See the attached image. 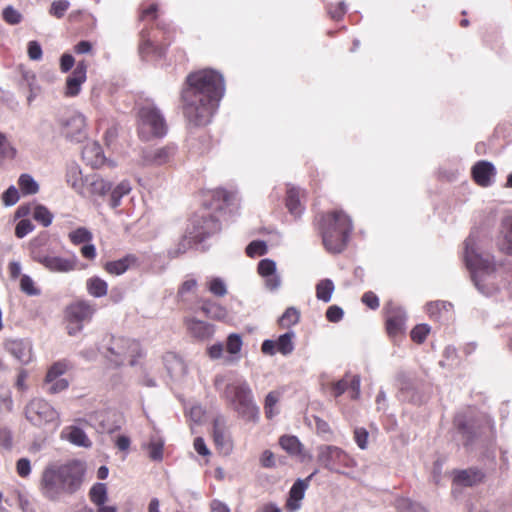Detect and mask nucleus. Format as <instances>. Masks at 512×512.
I'll return each mask as SVG.
<instances>
[{"mask_svg": "<svg viewBox=\"0 0 512 512\" xmlns=\"http://www.w3.org/2000/svg\"><path fill=\"white\" fill-rule=\"evenodd\" d=\"M66 182L78 194H80L81 196H86V178H83L82 171L77 164H71L67 167Z\"/></svg>", "mask_w": 512, "mask_h": 512, "instance_id": "bb28decb", "label": "nucleus"}, {"mask_svg": "<svg viewBox=\"0 0 512 512\" xmlns=\"http://www.w3.org/2000/svg\"><path fill=\"white\" fill-rule=\"evenodd\" d=\"M242 344V338L239 334L232 333L227 337L226 351L232 356L231 361L239 359L237 355L241 351Z\"/></svg>", "mask_w": 512, "mask_h": 512, "instance_id": "79ce46f5", "label": "nucleus"}, {"mask_svg": "<svg viewBox=\"0 0 512 512\" xmlns=\"http://www.w3.org/2000/svg\"><path fill=\"white\" fill-rule=\"evenodd\" d=\"M69 239L73 244L79 245L91 241L92 234L88 229L80 227L69 233Z\"/></svg>", "mask_w": 512, "mask_h": 512, "instance_id": "603ef678", "label": "nucleus"}, {"mask_svg": "<svg viewBox=\"0 0 512 512\" xmlns=\"http://www.w3.org/2000/svg\"><path fill=\"white\" fill-rule=\"evenodd\" d=\"M18 185L24 195L36 194L39 190L38 183L29 174H22L18 179Z\"/></svg>", "mask_w": 512, "mask_h": 512, "instance_id": "37998d69", "label": "nucleus"}, {"mask_svg": "<svg viewBox=\"0 0 512 512\" xmlns=\"http://www.w3.org/2000/svg\"><path fill=\"white\" fill-rule=\"evenodd\" d=\"M95 306L89 301H77L71 304L66 311L68 319V334L76 335L83 328V323L90 321L95 313Z\"/></svg>", "mask_w": 512, "mask_h": 512, "instance_id": "f8f14e48", "label": "nucleus"}, {"mask_svg": "<svg viewBox=\"0 0 512 512\" xmlns=\"http://www.w3.org/2000/svg\"><path fill=\"white\" fill-rule=\"evenodd\" d=\"M295 333L293 331L286 332L278 337L276 340L277 352L286 356L293 352Z\"/></svg>", "mask_w": 512, "mask_h": 512, "instance_id": "4c0bfd02", "label": "nucleus"}, {"mask_svg": "<svg viewBox=\"0 0 512 512\" xmlns=\"http://www.w3.org/2000/svg\"><path fill=\"white\" fill-rule=\"evenodd\" d=\"M62 436L74 445L90 447L91 441L86 433L77 426H69L62 431Z\"/></svg>", "mask_w": 512, "mask_h": 512, "instance_id": "7c9ffc66", "label": "nucleus"}, {"mask_svg": "<svg viewBox=\"0 0 512 512\" xmlns=\"http://www.w3.org/2000/svg\"><path fill=\"white\" fill-rule=\"evenodd\" d=\"M368 436L369 434L364 428H356L354 430V439L360 449L364 450L367 448Z\"/></svg>", "mask_w": 512, "mask_h": 512, "instance_id": "774afa93", "label": "nucleus"}, {"mask_svg": "<svg viewBox=\"0 0 512 512\" xmlns=\"http://www.w3.org/2000/svg\"><path fill=\"white\" fill-rule=\"evenodd\" d=\"M144 356L141 344L130 338L111 337L106 345L105 357L116 366L128 363L130 366L138 365L139 359Z\"/></svg>", "mask_w": 512, "mask_h": 512, "instance_id": "423d86ee", "label": "nucleus"}, {"mask_svg": "<svg viewBox=\"0 0 512 512\" xmlns=\"http://www.w3.org/2000/svg\"><path fill=\"white\" fill-rule=\"evenodd\" d=\"M485 479L483 470L477 467H471L464 470L454 471L453 481L456 485L471 487L480 484Z\"/></svg>", "mask_w": 512, "mask_h": 512, "instance_id": "aec40b11", "label": "nucleus"}, {"mask_svg": "<svg viewBox=\"0 0 512 512\" xmlns=\"http://www.w3.org/2000/svg\"><path fill=\"white\" fill-rule=\"evenodd\" d=\"M258 273L261 277L269 276V274L277 273L276 263L271 259H262L258 263Z\"/></svg>", "mask_w": 512, "mask_h": 512, "instance_id": "6e6d98bb", "label": "nucleus"}, {"mask_svg": "<svg viewBox=\"0 0 512 512\" xmlns=\"http://www.w3.org/2000/svg\"><path fill=\"white\" fill-rule=\"evenodd\" d=\"M134 261L131 257H125L122 259H119L117 261H111L106 263L105 269L108 273L114 274V275H122L125 273L128 268L130 267L131 263Z\"/></svg>", "mask_w": 512, "mask_h": 512, "instance_id": "a19ab883", "label": "nucleus"}, {"mask_svg": "<svg viewBox=\"0 0 512 512\" xmlns=\"http://www.w3.org/2000/svg\"><path fill=\"white\" fill-rule=\"evenodd\" d=\"M201 310L207 317L215 320L223 321L228 318V311L226 310V308L216 302H204L201 307Z\"/></svg>", "mask_w": 512, "mask_h": 512, "instance_id": "f704fd0d", "label": "nucleus"}, {"mask_svg": "<svg viewBox=\"0 0 512 512\" xmlns=\"http://www.w3.org/2000/svg\"><path fill=\"white\" fill-rule=\"evenodd\" d=\"M213 438H214L215 444L218 447H220L221 449H225L226 451L230 450V448H231L230 441L225 433L224 421L220 418H217L214 420Z\"/></svg>", "mask_w": 512, "mask_h": 512, "instance_id": "72a5a7b5", "label": "nucleus"}, {"mask_svg": "<svg viewBox=\"0 0 512 512\" xmlns=\"http://www.w3.org/2000/svg\"><path fill=\"white\" fill-rule=\"evenodd\" d=\"M312 473L306 480H297L289 491V497L286 502V509L290 512H296L301 507V501L304 498L305 490L308 487V481L314 476Z\"/></svg>", "mask_w": 512, "mask_h": 512, "instance_id": "412c9836", "label": "nucleus"}, {"mask_svg": "<svg viewBox=\"0 0 512 512\" xmlns=\"http://www.w3.org/2000/svg\"><path fill=\"white\" fill-rule=\"evenodd\" d=\"M472 175L477 184L487 187L493 182L495 168L490 162L479 161L473 166Z\"/></svg>", "mask_w": 512, "mask_h": 512, "instance_id": "b1692460", "label": "nucleus"}, {"mask_svg": "<svg viewBox=\"0 0 512 512\" xmlns=\"http://www.w3.org/2000/svg\"><path fill=\"white\" fill-rule=\"evenodd\" d=\"M352 230V221L343 211L335 210L321 217L322 241L330 253H340L345 249Z\"/></svg>", "mask_w": 512, "mask_h": 512, "instance_id": "39448f33", "label": "nucleus"}, {"mask_svg": "<svg viewBox=\"0 0 512 512\" xmlns=\"http://www.w3.org/2000/svg\"><path fill=\"white\" fill-rule=\"evenodd\" d=\"M318 462L326 469L340 473L342 468H352L355 460L343 449L333 445H321L317 448Z\"/></svg>", "mask_w": 512, "mask_h": 512, "instance_id": "1a4fd4ad", "label": "nucleus"}, {"mask_svg": "<svg viewBox=\"0 0 512 512\" xmlns=\"http://www.w3.org/2000/svg\"><path fill=\"white\" fill-rule=\"evenodd\" d=\"M20 289L29 296H38L41 290L35 286V282L29 275H22L20 278Z\"/></svg>", "mask_w": 512, "mask_h": 512, "instance_id": "3c124183", "label": "nucleus"}, {"mask_svg": "<svg viewBox=\"0 0 512 512\" xmlns=\"http://www.w3.org/2000/svg\"><path fill=\"white\" fill-rule=\"evenodd\" d=\"M206 286L208 291L216 297H224L228 292L226 283L219 277L208 279Z\"/></svg>", "mask_w": 512, "mask_h": 512, "instance_id": "c03bdc74", "label": "nucleus"}, {"mask_svg": "<svg viewBox=\"0 0 512 512\" xmlns=\"http://www.w3.org/2000/svg\"><path fill=\"white\" fill-rule=\"evenodd\" d=\"M286 206L294 217H299L303 213V205L301 203V191L298 188H290L287 191Z\"/></svg>", "mask_w": 512, "mask_h": 512, "instance_id": "2f4dec72", "label": "nucleus"}, {"mask_svg": "<svg viewBox=\"0 0 512 512\" xmlns=\"http://www.w3.org/2000/svg\"><path fill=\"white\" fill-rule=\"evenodd\" d=\"M426 311L435 320H448L452 316V304L446 301H433L426 305Z\"/></svg>", "mask_w": 512, "mask_h": 512, "instance_id": "c85d7f7f", "label": "nucleus"}, {"mask_svg": "<svg viewBox=\"0 0 512 512\" xmlns=\"http://www.w3.org/2000/svg\"><path fill=\"white\" fill-rule=\"evenodd\" d=\"M316 298L319 301L328 303L332 299L335 290L334 282L331 279H322L316 284Z\"/></svg>", "mask_w": 512, "mask_h": 512, "instance_id": "c9c22d12", "label": "nucleus"}, {"mask_svg": "<svg viewBox=\"0 0 512 512\" xmlns=\"http://www.w3.org/2000/svg\"><path fill=\"white\" fill-rule=\"evenodd\" d=\"M0 155L7 158H13L16 155V149L2 132H0Z\"/></svg>", "mask_w": 512, "mask_h": 512, "instance_id": "4d7b16f0", "label": "nucleus"}, {"mask_svg": "<svg viewBox=\"0 0 512 512\" xmlns=\"http://www.w3.org/2000/svg\"><path fill=\"white\" fill-rule=\"evenodd\" d=\"M406 313L400 307H390L387 312L386 329L391 337H397L405 330Z\"/></svg>", "mask_w": 512, "mask_h": 512, "instance_id": "f3484780", "label": "nucleus"}, {"mask_svg": "<svg viewBox=\"0 0 512 512\" xmlns=\"http://www.w3.org/2000/svg\"><path fill=\"white\" fill-rule=\"evenodd\" d=\"M148 450L149 457L154 461H161L163 459L164 440L157 432H153L146 444L143 445Z\"/></svg>", "mask_w": 512, "mask_h": 512, "instance_id": "c756f323", "label": "nucleus"}, {"mask_svg": "<svg viewBox=\"0 0 512 512\" xmlns=\"http://www.w3.org/2000/svg\"><path fill=\"white\" fill-rule=\"evenodd\" d=\"M82 159L92 168H100L107 162L102 147L96 141H89L82 149Z\"/></svg>", "mask_w": 512, "mask_h": 512, "instance_id": "a211bd4d", "label": "nucleus"}, {"mask_svg": "<svg viewBox=\"0 0 512 512\" xmlns=\"http://www.w3.org/2000/svg\"><path fill=\"white\" fill-rule=\"evenodd\" d=\"M19 198V191L13 185L2 194V202L7 207L15 205Z\"/></svg>", "mask_w": 512, "mask_h": 512, "instance_id": "bf43d9fd", "label": "nucleus"}, {"mask_svg": "<svg viewBox=\"0 0 512 512\" xmlns=\"http://www.w3.org/2000/svg\"><path fill=\"white\" fill-rule=\"evenodd\" d=\"M85 473V464L79 460L49 464L41 475V494L51 501H57L64 495H73L81 488Z\"/></svg>", "mask_w": 512, "mask_h": 512, "instance_id": "f03ea898", "label": "nucleus"}, {"mask_svg": "<svg viewBox=\"0 0 512 512\" xmlns=\"http://www.w3.org/2000/svg\"><path fill=\"white\" fill-rule=\"evenodd\" d=\"M498 248L506 254H512V216L508 215L501 219L499 235L497 237Z\"/></svg>", "mask_w": 512, "mask_h": 512, "instance_id": "5701e85b", "label": "nucleus"}, {"mask_svg": "<svg viewBox=\"0 0 512 512\" xmlns=\"http://www.w3.org/2000/svg\"><path fill=\"white\" fill-rule=\"evenodd\" d=\"M214 386L241 419L246 422H258L259 407L255 403L249 383L243 377L216 375Z\"/></svg>", "mask_w": 512, "mask_h": 512, "instance_id": "7ed1b4c3", "label": "nucleus"}, {"mask_svg": "<svg viewBox=\"0 0 512 512\" xmlns=\"http://www.w3.org/2000/svg\"><path fill=\"white\" fill-rule=\"evenodd\" d=\"M30 255L34 261L40 263L52 273H69L77 267V258L75 256L65 258L46 253L40 247L37 239L32 240L30 243Z\"/></svg>", "mask_w": 512, "mask_h": 512, "instance_id": "6e6552de", "label": "nucleus"}, {"mask_svg": "<svg viewBox=\"0 0 512 512\" xmlns=\"http://www.w3.org/2000/svg\"><path fill=\"white\" fill-rule=\"evenodd\" d=\"M89 497H90L91 502L95 506L105 504L108 500V492H107L106 484H104V483L94 484L89 491Z\"/></svg>", "mask_w": 512, "mask_h": 512, "instance_id": "ea45409f", "label": "nucleus"}, {"mask_svg": "<svg viewBox=\"0 0 512 512\" xmlns=\"http://www.w3.org/2000/svg\"><path fill=\"white\" fill-rule=\"evenodd\" d=\"M266 249L267 247L265 242L253 241L247 246L246 252L250 257L261 256L266 253Z\"/></svg>", "mask_w": 512, "mask_h": 512, "instance_id": "69168bd1", "label": "nucleus"}, {"mask_svg": "<svg viewBox=\"0 0 512 512\" xmlns=\"http://www.w3.org/2000/svg\"><path fill=\"white\" fill-rule=\"evenodd\" d=\"M430 332V327L427 324L416 325L411 331V338L417 343H422Z\"/></svg>", "mask_w": 512, "mask_h": 512, "instance_id": "052dcab7", "label": "nucleus"}, {"mask_svg": "<svg viewBox=\"0 0 512 512\" xmlns=\"http://www.w3.org/2000/svg\"><path fill=\"white\" fill-rule=\"evenodd\" d=\"M34 230V225L28 219L20 220L15 228V235L18 238H23Z\"/></svg>", "mask_w": 512, "mask_h": 512, "instance_id": "0e129e2a", "label": "nucleus"}, {"mask_svg": "<svg viewBox=\"0 0 512 512\" xmlns=\"http://www.w3.org/2000/svg\"><path fill=\"white\" fill-rule=\"evenodd\" d=\"M191 225L192 227L189 228L187 232L193 241L199 243L220 230L218 218L207 209L196 214L191 220Z\"/></svg>", "mask_w": 512, "mask_h": 512, "instance_id": "9b49d317", "label": "nucleus"}, {"mask_svg": "<svg viewBox=\"0 0 512 512\" xmlns=\"http://www.w3.org/2000/svg\"><path fill=\"white\" fill-rule=\"evenodd\" d=\"M280 400V393L277 391H271L267 394L264 403L265 416L268 419H272L279 414L278 403Z\"/></svg>", "mask_w": 512, "mask_h": 512, "instance_id": "58836bf2", "label": "nucleus"}, {"mask_svg": "<svg viewBox=\"0 0 512 512\" xmlns=\"http://www.w3.org/2000/svg\"><path fill=\"white\" fill-rule=\"evenodd\" d=\"M224 93V78L217 71L203 69L190 73L181 94L187 121L193 126L209 124Z\"/></svg>", "mask_w": 512, "mask_h": 512, "instance_id": "f257e3e1", "label": "nucleus"}, {"mask_svg": "<svg viewBox=\"0 0 512 512\" xmlns=\"http://www.w3.org/2000/svg\"><path fill=\"white\" fill-rule=\"evenodd\" d=\"M17 474L21 478H27L31 474V463L28 458H20L16 463Z\"/></svg>", "mask_w": 512, "mask_h": 512, "instance_id": "338daca9", "label": "nucleus"}, {"mask_svg": "<svg viewBox=\"0 0 512 512\" xmlns=\"http://www.w3.org/2000/svg\"><path fill=\"white\" fill-rule=\"evenodd\" d=\"M86 289L89 295L95 298H101L107 295L108 284L105 280L98 276H93L87 279Z\"/></svg>", "mask_w": 512, "mask_h": 512, "instance_id": "473e14b6", "label": "nucleus"}, {"mask_svg": "<svg viewBox=\"0 0 512 512\" xmlns=\"http://www.w3.org/2000/svg\"><path fill=\"white\" fill-rule=\"evenodd\" d=\"M455 425L458 432L462 435L464 446L469 447L473 445L476 440H480L482 432L476 431L474 423L466 420L464 415L457 414L455 417Z\"/></svg>", "mask_w": 512, "mask_h": 512, "instance_id": "4be33fe9", "label": "nucleus"}, {"mask_svg": "<svg viewBox=\"0 0 512 512\" xmlns=\"http://www.w3.org/2000/svg\"><path fill=\"white\" fill-rule=\"evenodd\" d=\"M111 190V183L101 176L94 174L86 177V196H105Z\"/></svg>", "mask_w": 512, "mask_h": 512, "instance_id": "393cba45", "label": "nucleus"}, {"mask_svg": "<svg viewBox=\"0 0 512 512\" xmlns=\"http://www.w3.org/2000/svg\"><path fill=\"white\" fill-rule=\"evenodd\" d=\"M192 240L188 233L184 235L174 247L167 251L168 257L177 258L184 254L190 248Z\"/></svg>", "mask_w": 512, "mask_h": 512, "instance_id": "49530a36", "label": "nucleus"}, {"mask_svg": "<svg viewBox=\"0 0 512 512\" xmlns=\"http://www.w3.org/2000/svg\"><path fill=\"white\" fill-rule=\"evenodd\" d=\"M185 325L191 337L199 341L210 339L214 334V326L196 318H186Z\"/></svg>", "mask_w": 512, "mask_h": 512, "instance_id": "6ab92c4d", "label": "nucleus"}, {"mask_svg": "<svg viewBox=\"0 0 512 512\" xmlns=\"http://www.w3.org/2000/svg\"><path fill=\"white\" fill-rule=\"evenodd\" d=\"M196 287H197L196 279H193V278L187 279L179 287L177 295L181 300H185L186 296L189 293L194 292Z\"/></svg>", "mask_w": 512, "mask_h": 512, "instance_id": "680f3d73", "label": "nucleus"}, {"mask_svg": "<svg viewBox=\"0 0 512 512\" xmlns=\"http://www.w3.org/2000/svg\"><path fill=\"white\" fill-rule=\"evenodd\" d=\"M87 65L84 61L77 63L73 72L67 77L64 95L66 97H75L81 91L82 84L87 78Z\"/></svg>", "mask_w": 512, "mask_h": 512, "instance_id": "2eb2a0df", "label": "nucleus"}, {"mask_svg": "<svg viewBox=\"0 0 512 512\" xmlns=\"http://www.w3.org/2000/svg\"><path fill=\"white\" fill-rule=\"evenodd\" d=\"M33 218L44 227H48L52 223L53 214L45 206L36 205L33 211Z\"/></svg>", "mask_w": 512, "mask_h": 512, "instance_id": "09e8293b", "label": "nucleus"}, {"mask_svg": "<svg viewBox=\"0 0 512 512\" xmlns=\"http://www.w3.org/2000/svg\"><path fill=\"white\" fill-rule=\"evenodd\" d=\"M66 368L67 367H66L65 363H62V362L54 363L49 368V370L46 374L45 382H51V381H54L55 379L62 378L61 376L65 373Z\"/></svg>", "mask_w": 512, "mask_h": 512, "instance_id": "5fc2aeb1", "label": "nucleus"}, {"mask_svg": "<svg viewBox=\"0 0 512 512\" xmlns=\"http://www.w3.org/2000/svg\"><path fill=\"white\" fill-rule=\"evenodd\" d=\"M4 349L22 365H28L33 360V345L29 339L10 338L3 343Z\"/></svg>", "mask_w": 512, "mask_h": 512, "instance_id": "4468645a", "label": "nucleus"}, {"mask_svg": "<svg viewBox=\"0 0 512 512\" xmlns=\"http://www.w3.org/2000/svg\"><path fill=\"white\" fill-rule=\"evenodd\" d=\"M87 120L80 112H73L61 122V132L72 142H81L87 136Z\"/></svg>", "mask_w": 512, "mask_h": 512, "instance_id": "ddd939ff", "label": "nucleus"}, {"mask_svg": "<svg viewBox=\"0 0 512 512\" xmlns=\"http://www.w3.org/2000/svg\"><path fill=\"white\" fill-rule=\"evenodd\" d=\"M69 6L70 3L67 0H56L52 2L49 12L56 18H62Z\"/></svg>", "mask_w": 512, "mask_h": 512, "instance_id": "13d9d810", "label": "nucleus"}, {"mask_svg": "<svg viewBox=\"0 0 512 512\" xmlns=\"http://www.w3.org/2000/svg\"><path fill=\"white\" fill-rule=\"evenodd\" d=\"M396 508L400 512H427L424 507L418 503L412 502L407 498H399L396 500Z\"/></svg>", "mask_w": 512, "mask_h": 512, "instance_id": "8fccbe9b", "label": "nucleus"}, {"mask_svg": "<svg viewBox=\"0 0 512 512\" xmlns=\"http://www.w3.org/2000/svg\"><path fill=\"white\" fill-rule=\"evenodd\" d=\"M464 259L474 285L480 293L489 296L498 291L493 257L479 252L477 239L472 234L465 240Z\"/></svg>", "mask_w": 512, "mask_h": 512, "instance_id": "20e7f679", "label": "nucleus"}, {"mask_svg": "<svg viewBox=\"0 0 512 512\" xmlns=\"http://www.w3.org/2000/svg\"><path fill=\"white\" fill-rule=\"evenodd\" d=\"M167 125L159 108L151 101L143 103L138 111V133L144 140L162 137L166 134Z\"/></svg>", "mask_w": 512, "mask_h": 512, "instance_id": "0eeeda50", "label": "nucleus"}, {"mask_svg": "<svg viewBox=\"0 0 512 512\" xmlns=\"http://www.w3.org/2000/svg\"><path fill=\"white\" fill-rule=\"evenodd\" d=\"M280 446L290 454L301 452V443L296 436L284 435L279 440Z\"/></svg>", "mask_w": 512, "mask_h": 512, "instance_id": "a18cd8bd", "label": "nucleus"}, {"mask_svg": "<svg viewBox=\"0 0 512 512\" xmlns=\"http://www.w3.org/2000/svg\"><path fill=\"white\" fill-rule=\"evenodd\" d=\"M300 319V312L295 307H289L285 310L283 315L279 319L281 327L289 328L298 323Z\"/></svg>", "mask_w": 512, "mask_h": 512, "instance_id": "de8ad7c7", "label": "nucleus"}, {"mask_svg": "<svg viewBox=\"0 0 512 512\" xmlns=\"http://www.w3.org/2000/svg\"><path fill=\"white\" fill-rule=\"evenodd\" d=\"M2 17L3 20L9 25H17L23 19L22 14L13 6L5 7L2 12Z\"/></svg>", "mask_w": 512, "mask_h": 512, "instance_id": "864d4df0", "label": "nucleus"}, {"mask_svg": "<svg viewBox=\"0 0 512 512\" xmlns=\"http://www.w3.org/2000/svg\"><path fill=\"white\" fill-rule=\"evenodd\" d=\"M175 154L174 146H164L142 153V163L147 166H161L168 163Z\"/></svg>", "mask_w": 512, "mask_h": 512, "instance_id": "dca6fc26", "label": "nucleus"}, {"mask_svg": "<svg viewBox=\"0 0 512 512\" xmlns=\"http://www.w3.org/2000/svg\"><path fill=\"white\" fill-rule=\"evenodd\" d=\"M46 391L50 394H57L68 387V381L64 378L55 379L51 382H45Z\"/></svg>", "mask_w": 512, "mask_h": 512, "instance_id": "e2e57ef3", "label": "nucleus"}, {"mask_svg": "<svg viewBox=\"0 0 512 512\" xmlns=\"http://www.w3.org/2000/svg\"><path fill=\"white\" fill-rule=\"evenodd\" d=\"M25 416L29 422L38 427L60 424L57 410L42 398H34L26 405Z\"/></svg>", "mask_w": 512, "mask_h": 512, "instance_id": "9d476101", "label": "nucleus"}, {"mask_svg": "<svg viewBox=\"0 0 512 512\" xmlns=\"http://www.w3.org/2000/svg\"><path fill=\"white\" fill-rule=\"evenodd\" d=\"M235 195L223 188H217L207 193V198L211 200L209 206L206 208L209 210H221L225 205H229L234 199Z\"/></svg>", "mask_w": 512, "mask_h": 512, "instance_id": "a878e982", "label": "nucleus"}, {"mask_svg": "<svg viewBox=\"0 0 512 512\" xmlns=\"http://www.w3.org/2000/svg\"><path fill=\"white\" fill-rule=\"evenodd\" d=\"M132 190V186L130 181L123 180L119 184H117L114 189L111 191L110 196V206L112 208H117L121 204V200L124 196L128 195Z\"/></svg>", "mask_w": 512, "mask_h": 512, "instance_id": "e433bc0d", "label": "nucleus"}, {"mask_svg": "<svg viewBox=\"0 0 512 512\" xmlns=\"http://www.w3.org/2000/svg\"><path fill=\"white\" fill-rule=\"evenodd\" d=\"M164 365L173 378H181L187 373V366L181 357L175 353H167L163 357Z\"/></svg>", "mask_w": 512, "mask_h": 512, "instance_id": "cd10ccee", "label": "nucleus"}]
</instances>
